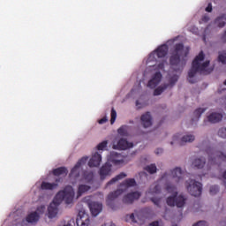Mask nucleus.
I'll return each mask as SVG.
<instances>
[{
  "mask_svg": "<svg viewBox=\"0 0 226 226\" xmlns=\"http://www.w3.org/2000/svg\"><path fill=\"white\" fill-rule=\"evenodd\" d=\"M146 105H147V102L144 99H139L136 102L137 109H142V108L146 107Z\"/></svg>",
  "mask_w": 226,
  "mask_h": 226,
  "instance_id": "473e14b6",
  "label": "nucleus"
},
{
  "mask_svg": "<svg viewBox=\"0 0 226 226\" xmlns=\"http://www.w3.org/2000/svg\"><path fill=\"white\" fill-rule=\"evenodd\" d=\"M131 128L128 125H122L117 129V133L120 137H128L130 135Z\"/></svg>",
  "mask_w": 226,
  "mask_h": 226,
  "instance_id": "412c9836",
  "label": "nucleus"
},
{
  "mask_svg": "<svg viewBox=\"0 0 226 226\" xmlns=\"http://www.w3.org/2000/svg\"><path fill=\"white\" fill-rule=\"evenodd\" d=\"M189 31L193 34H200V33H199V28L195 27V26H190Z\"/></svg>",
  "mask_w": 226,
  "mask_h": 226,
  "instance_id": "4c0bfd02",
  "label": "nucleus"
},
{
  "mask_svg": "<svg viewBox=\"0 0 226 226\" xmlns=\"http://www.w3.org/2000/svg\"><path fill=\"white\" fill-rule=\"evenodd\" d=\"M218 135L220 137L225 138L226 137V127H222L219 130Z\"/></svg>",
  "mask_w": 226,
  "mask_h": 226,
  "instance_id": "58836bf2",
  "label": "nucleus"
},
{
  "mask_svg": "<svg viewBox=\"0 0 226 226\" xmlns=\"http://www.w3.org/2000/svg\"><path fill=\"white\" fill-rule=\"evenodd\" d=\"M217 59L219 63H222V64H226V51L219 52Z\"/></svg>",
  "mask_w": 226,
  "mask_h": 226,
  "instance_id": "cd10ccee",
  "label": "nucleus"
},
{
  "mask_svg": "<svg viewBox=\"0 0 226 226\" xmlns=\"http://www.w3.org/2000/svg\"><path fill=\"white\" fill-rule=\"evenodd\" d=\"M135 214H130L125 216L126 222H137Z\"/></svg>",
  "mask_w": 226,
  "mask_h": 226,
  "instance_id": "f704fd0d",
  "label": "nucleus"
},
{
  "mask_svg": "<svg viewBox=\"0 0 226 226\" xmlns=\"http://www.w3.org/2000/svg\"><path fill=\"white\" fill-rule=\"evenodd\" d=\"M126 176V174L124 173H120L119 175H117V177H113L109 183H108V186L110 185H114V183H117V181H120V179H124V177Z\"/></svg>",
  "mask_w": 226,
  "mask_h": 226,
  "instance_id": "a878e982",
  "label": "nucleus"
},
{
  "mask_svg": "<svg viewBox=\"0 0 226 226\" xmlns=\"http://www.w3.org/2000/svg\"><path fill=\"white\" fill-rule=\"evenodd\" d=\"M154 153L155 154H163V148H156Z\"/></svg>",
  "mask_w": 226,
  "mask_h": 226,
  "instance_id": "a19ab883",
  "label": "nucleus"
},
{
  "mask_svg": "<svg viewBox=\"0 0 226 226\" xmlns=\"http://www.w3.org/2000/svg\"><path fill=\"white\" fill-rule=\"evenodd\" d=\"M185 188L193 197H200L202 193V184L193 179L185 181Z\"/></svg>",
  "mask_w": 226,
  "mask_h": 226,
  "instance_id": "9d476101",
  "label": "nucleus"
},
{
  "mask_svg": "<svg viewBox=\"0 0 226 226\" xmlns=\"http://www.w3.org/2000/svg\"><path fill=\"white\" fill-rule=\"evenodd\" d=\"M87 156L79 159L69 174V179L72 185L77 182L79 183L78 185L76 199L82 197L84 193H87V192L92 190V188H94V185H96V179H94V173H93V171L82 172V169L84 165L87 163Z\"/></svg>",
  "mask_w": 226,
  "mask_h": 226,
  "instance_id": "7ed1b4c3",
  "label": "nucleus"
},
{
  "mask_svg": "<svg viewBox=\"0 0 226 226\" xmlns=\"http://www.w3.org/2000/svg\"><path fill=\"white\" fill-rule=\"evenodd\" d=\"M218 93L221 94V93H222V89H219V90H218Z\"/></svg>",
  "mask_w": 226,
  "mask_h": 226,
  "instance_id": "49530a36",
  "label": "nucleus"
},
{
  "mask_svg": "<svg viewBox=\"0 0 226 226\" xmlns=\"http://www.w3.org/2000/svg\"><path fill=\"white\" fill-rule=\"evenodd\" d=\"M35 186L41 190H54V188H57V184L39 181L35 184Z\"/></svg>",
  "mask_w": 226,
  "mask_h": 226,
  "instance_id": "a211bd4d",
  "label": "nucleus"
},
{
  "mask_svg": "<svg viewBox=\"0 0 226 226\" xmlns=\"http://www.w3.org/2000/svg\"><path fill=\"white\" fill-rule=\"evenodd\" d=\"M34 212L37 213L39 216H41V215L47 213V207H45V205H40Z\"/></svg>",
  "mask_w": 226,
  "mask_h": 226,
  "instance_id": "c85d7f7f",
  "label": "nucleus"
},
{
  "mask_svg": "<svg viewBox=\"0 0 226 226\" xmlns=\"http://www.w3.org/2000/svg\"><path fill=\"white\" fill-rule=\"evenodd\" d=\"M54 176H66L68 174V170L66 168H58L53 170Z\"/></svg>",
  "mask_w": 226,
  "mask_h": 226,
  "instance_id": "b1692460",
  "label": "nucleus"
},
{
  "mask_svg": "<svg viewBox=\"0 0 226 226\" xmlns=\"http://www.w3.org/2000/svg\"><path fill=\"white\" fill-rule=\"evenodd\" d=\"M222 179H226V170L222 173Z\"/></svg>",
  "mask_w": 226,
  "mask_h": 226,
  "instance_id": "c03bdc74",
  "label": "nucleus"
},
{
  "mask_svg": "<svg viewBox=\"0 0 226 226\" xmlns=\"http://www.w3.org/2000/svg\"><path fill=\"white\" fill-rule=\"evenodd\" d=\"M111 119H110V124H114L116 123V119L117 117V113L116 112V109H111Z\"/></svg>",
  "mask_w": 226,
  "mask_h": 226,
  "instance_id": "72a5a7b5",
  "label": "nucleus"
},
{
  "mask_svg": "<svg viewBox=\"0 0 226 226\" xmlns=\"http://www.w3.org/2000/svg\"><path fill=\"white\" fill-rule=\"evenodd\" d=\"M132 186H135V180L132 178L125 180L122 188L128 189L132 188Z\"/></svg>",
  "mask_w": 226,
  "mask_h": 226,
  "instance_id": "bb28decb",
  "label": "nucleus"
},
{
  "mask_svg": "<svg viewBox=\"0 0 226 226\" xmlns=\"http://www.w3.org/2000/svg\"><path fill=\"white\" fill-rule=\"evenodd\" d=\"M206 112V109L204 108H199L194 111V116L196 119H199L204 113Z\"/></svg>",
  "mask_w": 226,
  "mask_h": 226,
  "instance_id": "2f4dec72",
  "label": "nucleus"
},
{
  "mask_svg": "<svg viewBox=\"0 0 226 226\" xmlns=\"http://www.w3.org/2000/svg\"><path fill=\"white\" fill-rule=\"evenodd\" d=\"M134 144L124 139V138H116L112 142V149H117V151H127V149H132Z\"/></svg>",
  "mask_w": 226,
  "mask_h": 226,
  "instance_id": "1a4fd4ad",
  "label": "nucleus"
},
{
  "mask_svg": "<svg viewBox=\"0 0 226 226\" xmlns=\"http://www.w3.org/2000/svg\"><path fill=\"white\" fill-rule=\"evenodd\" d=\"M193 165L194 167H196L197 169H204V165H206V161L204 159H196L193 162Z\"/></svg>",
  "mask_w": 226,
  "mask_h": 226,
  "instance_id": "393cba45",
  "label": "nucleus"
},
{
  "mask_svg": "<svg viewBox=\"0 0 226 226\" xmlns=\"http://www.w3.org/2000/svg\"><path fill=\"white\" fill-rule=\"evenodd\" d=\"M209 63H211V60L206 57L204 52H200L193 60L192 66L188 72V80L191 84L197 82V73L200 72L209 73L212 71V69H209Z\"/></svg>",
  "mask_w": 226,
  "mask_h": 226,
  "instance_id": "423d86ee",
  "label": "nucleus"
},
{
  "mask_svg": "<svg viewBox=\"0 0 226 226\" xmlns=\"http://www.w3.org/2000/svg\"><path fill=\"white\" fill-rule=\"evenodd\" d=\"M185 179V173L181 168H175L170 172L164 173L158 183L153 184L147 192V197L154 202L155 206L162 204V198H159L162 192V185H164V188L168 193H171L166 200L168 206L173 207H185L186 204V198L182 194H177V189L176 185H181Z\"/></svg>",
  "mask_w": 226,
  "mask_h": 226,
  "instance_id": "f257e3e1",
  "label": "nucleus"
},
{
  "mask_svg": "<svg viewBox=\"0 0 226 226\" xmlns=\"http://www.w3.org/2000/svg\"><path fill=\"white\" fill-rule=\"evenodd\" d=\"M121 193H123L121 192V190H117L114 192H111L108 195L107 199H106V204L107 206H109V207H112V206H114V201L116 200V199L121 195Z\"/></svg>",
  "mask_w": 226,
  "mask_h": 226,
  "instance_id": "f3484780",
  "label": "nucleus"
},
{
  "mask_svg": "<svg viewBox=\"0 0 226 226\" xmlns=\"http://www.w3.org/2000/svg\"><path fill=\"white\" fill-rule=\"evenodd\" d=\"M177 40V38L170 40L167 44H162L152 51L146 59L147 70H161L165 72V67L167 66L165 56L169 54V45H172Z\"/></svg>",
  "mask_w": 226,
  "mask_h": 226,
  "instance_id": "20e7f679",
  "label": "nucleus"
},
{
  "mask_svg": "<svg viewBox=\"0 0 226 226\" xmlns=\"http://www.w3.org/2000/svg\"><path fill=\"white\" fill-rule=\"evenodd\" d=\"M226 24V16L222 15L215 19L214 27H223Z\"/></svg>",
  "mask_w": 226,
  "mask_h": 226,
  "instance_id": "4be33fe9",
  "label": "nucleus"
},
{
  "mask_svg": "<svg viewBox=\"0 0 226 226\" xmlns=\"http://www.w3.org/2000/svg\"><path fill=\"white\" fill-rule=\"evenodd\" d=\"M102 164V154L94 152L92 154L91 158L88 161L89 167H98Z\"/></svg>",
  "mask_w": 226,
  "mask_h": 226,
  "instance_id": "2eb2a0df",
  "label": "nucleus"
},
{
  "mask_svg": "<svg viewBox=\"0 0 226 226\" xmlns=\"http://www.w3.org/2000/svg\"><path fill=\"white\" fill-rule=\"evenodd\" d=\"M219 188H218V186H216V185H212L211 187H210V194L211 195H216V193H218V192H219Z\"/></svg>",
  "mask_w": 226,
  "mask_h": 226,
  "instance_id": "c9c22d12",
  "label": "nucleus"
},
{
  "mask_svg": "<svg viewBox=\"0 0 226 226\" xmlns=\"http://www.w3.org/2000/svg\"><path fill=\"white\" fill-rule=\"evenodd\" d=\"M126 163H128V161L123 154L116 151L110 152L107 157V162L100 170L101 179L112 176L114 171L117 170V167H123Z\"/></svg>",
  "mask_w": 226,
  "mask_h": 226,
  "instance_id": "39448f33",
  "label": "nucleus"
},
{
  "mask_svg": "<svg viewBox=\"0 0 226 226\" xmlns=\"http://www.w3.org/2000/svg\"><path fill=\"white\" fill-rule=\"evenodd\" d=\"M195 140V135L192 133H186L181 137L180 146H185V144H191Z\"/></svg>",
  "mask_w": 226,
  "mask_h": 226,
  "instance_id": "6ab92c4d",
  "label": "nucleus"
},
{
  "mask_svg": "<svg viewBox=\"0 0 226 226\" xmlns=\"http://www.w3.org/2000/svg\"><path fill=\"white\" fill-rule=\"evenodd\" d=\"M224 40L226 41V32H225V34H224Z\"/></svg>",
  "mask_w": 226,
  "mask_h": 226,
  "instance_id": "a18cd8bd",
  "label": "nucleus"
},
{
  "mask_svg": "<svg viewBox=\"0 0 226 226\" xmlns=\"http://www.w3.org/2000/svg\"><path fill=\"white\" fill-rule=\"evenodd\" d=\"M40 220V215H38V212H31L27 216H26V222L28 223H37V222Z\"/></svg>",
  "mask_w": 226,
  "mask_h": 226,
  "instance_id": "aec40b11",
  "label": "nucleus"
},
{
  "mask_svg": "<svg viewBox=\"0 0 226 226\" xmlns=\"http://www.w3.org/2000/svg\"><path fill=\"white\" fill-rule=\"evenodd\" d=\"M209 19H210L208 15H204L200 20V24H207V22H209Z\"/></svg>",
  "mask_w": 226,
  "mask_h": 226,
  "instance_id": "e433bc0d",
  "label": "nucleus"
},
{
  "mask_svg": "<svg viewBox=\"0 0 226 226\" xmlns=\"http://www.w3.org/2000/svg\"><path fill=\"white\" fill-rule=\"evenodd\" d=\"M183 136L181 133H176L172 136L171 140L170 141V146H176V144H181V138Z\"/></svg>",
  "mask_w": 226,
  "mask_h": 226,
  "instance_id": "5701e85b",
  "label": "nucleus"
},
{
  "mask_svg": "<svg viewBox=\"0 0 226 226\" xmlns=\"http://www.w3.org/2000/svg\"><path fill=\"white\" fill-rule=\"evenodd\" d=\"M223 119V115L216 111H209L207 115V119L204 120V124L207 125V123H220Z\"/></svg>",
  "mask_w": 226,
  "mask_h": 226,
  "instance_id": "f8f14e48",
  "label": "nucleus"
},
{
  "mask_svg": "<svg viewBox=\"0 0 226 226\" xmlns=\"http://www.w3.org/2000/svg\"><path fill=\"white\" fill-rule=\"evenodd\" d=\"M108 144H109L108 140H104V141L99 143L96 147L97 151H104L105 148L107 147Z\"/></svg>",
  "mask_w": 226,
  "mask_h": 226,
  "instance_id": "c756f323",
  "label": "nucleus"
},
{
  "mask_svg": "<svg viewBox=\"0 0 226 226\" xmlns=\"http://www.w3.org/2000/svg\"><path fill=\"white\" fill-rule=\"evenodd\" d=\"M212 11H213V5L209 4L208 6L206 8V11L211 12Z\"/></svg>",
  "mask_w": 226,
  "mask_h": 226,
  "instance_id": "79ce46f5",
  "label": "nucleus"
},
{
  "mask_svg": "<svg viewBox=\"0 0 226 226\" xmlns=\"http://www.w3.org/2000/svg\"><path fill=\"white\" fill-rule=\"evenodd\" d=\"M60 204L61 203L54 198L53 201L47 207L45 216H47L49 220H56L59 218V215H61V211L59 210Z\"/></svg>",
  "mask_w": 226,
  "mask_h": 226,
  "instance_id": "6e6552de",
  "label": "nucleus"
},
{
  "mask_svg": "<svg viewBox=\"0 0 226 226\" xmlns=\"http://www.w3.org/2000/svg\"><path fill=\"white\" fill-rule=\"evenodd\" d=\"M140 192L139 191L128 192L123 199V202L125 204H132L134 200L140 199Z\"/></svg>",
  "mask_w": 226,
  "mask_h": 226,
  "instance_id": "dca6fc26",
  "label": "nucleus"
},
{
  "mask_svg": "<svg viewBox=\"0 0 226 226\" xmlns=\"http://www.w3.org/2000/svg\"><path fill=\"white\" fill-rule=\"evenodd\" d=\"M140 121L141 126L145 129L151 128L153 126V117L149 112L143 114L140 117Z\"/></svg>",
  "mask_w": 226,
  "mask_h": 226,
  "instance_id": "4468645a",
  "label": "nucleus"
},
{
  "mask_svg": "<svg viewBox=\"0 0 226 226\" xmlns=\"http://www.w3.org/2000/svg\"><path fill=\"white\" fill-rule=\"evenodd\" d=\"M145 170H147V172H149V174H154L157 170L155 164H150L147 166Z\"/></svg>",
  "mask_w": 226,
  "mask_h": 226,
  "instance_id": "7c9ffc66",
  "label": "nucleus"
},
{
  "mask_svg": "<svg viewBox=\"0 0 226 226\" xmlns=\"http://www.w3.org/2000/svg\"><path fill=\"white\" fill-rule=\"evenodd\" d=\"M208 153V156H216V154L214 153L213 151L207 152Z\"/></svg>",
  "mask_w": 226,
  "mask_h": 226,
  "instance_id": "37998d69",
  "label": "nucleus"
},
{
  "mask_svg": "<svg viewBox=\"0 0 226 226\" xmlns=\"http://www.w3.org/2000/svg\"><path fill=\"white\" fill-rule=\"evenodd\" d=\"M107 121H109V117H103L102 118L98 120V123H99V124H105V123H107Z\"/></svg>",
  "mask_w": 226,
  "mask_h": 226,
  "instance_id": "ea45409f",
  "label": "nucleus"
},
{
  "mask_svg": "<svg viewBox=\"0 0 226 226\" xmlns=\"http://www.w3.org/2000/svg\"><path fill=\"white\" fill-rule=\"evenodd\" d=\"M90 213L93 216H98L103 211V204L98 201H90L88 203Z\"/></svg>",
  "mask_w": 226,
  "mask_h": 226,
  "instance_id": "ddd939ff",
  "label": "nucleus"
},
{
  "mask_svg": "<svg viewBox=\"0 0 226 226\" xmlns=\"http://www.w3.org/2000/svg\"><path fill=\"white\" fill-rule=\"evenodd\" d=\"M55 199L61 204L63 201L66 204V206H72L75 202L77 199V195H75V189L72 186L68 185L62 191H60L55 197Z\"/></svg>",
  "mask_w": 226,
  "mask_h": 226,
  "instance_id": "0eeeda50",
  "label": "nucleus"
},
{
  "mask_svg": "<svg viewBox=\"0 0 226 226\" xmlns=\"http://www.w3.org/2000/svg\"><path fill=\"white\" fill-rule=\"evenodd\" d=\"M179 220H181V218L177 219V222H179Z\"/></svg>",
  "mask_w": 226,
  "mask_h": 226,
  "instance_id": "de8ad7c7",
  "label": "nucleus"
},
{
  "mask_svg": "<svg viewBox=\"0 0 226 226\" xmlns=\"http://www.w3.org/2000/svg\"><path fill=\"white\" fill-rule=\"evenodd\" d=\"M77 226H90L91 216L85 210H80L76 219Z\"/></svg>",
  "mask_w": 226,
  "mask_h": 226,
  "instance_id": "9b49d317",
  "label": "nucleus"
},
{
  "mask_svg": "<svg viewBox=\"0 0 226 226\" xmlns=\"http://www.w3.org/2000/svg\"><path fill=\"white\" fill-rule=\"evenodd\" d=\"M188 48H183V44L176 45V49L170 57V69L164 83L162 84L163 79V75L160 72L162 70H154L155 72L148 80L147 87L154 89V96H160L166 89H172L176 86L177 80H179V75H181V72H183V68H185L186 63L185 57L188 56Z\"/></svg>",
  "mask_w": 226,
  "mask_h": 226,
  "instance_id": "f03ea898",
  "label": "nucleus"
}]
</instances>
